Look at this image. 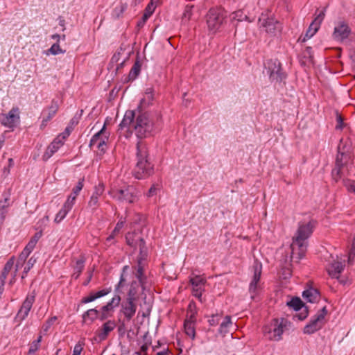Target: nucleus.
Masks as SVG:
<instances>
[{
  "label": "nucleus",
  "mask_w": 355,
  "mask_h": 355,
  "mask_svg": "<svg viewBox=\"0 0 355 355\" xmlns=\"http://www.w3.org/2000/svg\"><path fill=\"white\" fill-rule=\"evenodd\" d=\"M119 126L121 130H134L138 138L143 139L153 135L158 130L159 124L146 112L127 110Z\"/></svg>",
  "instance_id": "1"
},
{
  "label": "nucleus",
  "mask_w": 355,
  "mask_h": 355,
  "mask_svg": "<svg viewBox=\"0 0 355 355\" xmlns=\"http://www.w3.org/2000/svg\"><path fill=\"white\" fill-rule=\"evenodd\" d=\"M137 307L135 300H131V298H126V300L121 304L120 313L124 315L127 321H130L135 315Z\"/></svg>",
  "instance_id": "17"
},
{
  "label": "nucleus",
  "mask_w": 355,
  "mask_h": 355,
  "mask_svg": "<svg viewBox=\"0 0 355 355\" xmlns=\"http://www.w3.org/2000/svg\"><path fill=\"white\" fill-rule=\"evenodd\" d=\"M111 315H112L110 313L101 311V313H99L98 318L101 321H104Z\"/></svg>",
  "instance_id": "64"
},
{
  "label": "nucleus",
  "mask_w": 355,
  "mask_h": 355,
  "mask_svg": "<svg viewBox=\"0 0 355 355\" xmlns=\"http://www.w3.org/2000/svg\"><path fill=\"white\" fill-rule=\"evenodd\" d=\"M3 199L0 200V225L3 223L8 212V208L11 205L10 190L3 193Z\"/></svg>",
  "instance_id": "22"
},
{
  "label": "nucleus",
  "mask_w": 355,
  "mask_h": 355,
  "mask_svg": "<svg viewBox=\"0 0 355 355\" xmlns=\"http://www.w3.org/2000/svg\"><path fill=\"white\" fill-rule=\"evenodd\" d=\"M42 336L39 335L37 338L30 344L28 355H33L40 348Z\"/></svg>",
  "instance_id": "37"
},
{
  "label": "nucleus",
  "mask_w": 355,
  "mask_h": 355,
  "mask_svg": "<svg viewBox=\"0 0 355 355\" xmlns=\"http://www.w3.org/2000/svg\"><path fill=\"white\" fill-rule=\"evenodd\" d=\"M141 67L140 62L136 60L128 74V80H133L139 76L141 71Z\"/></svg>",
  "instance_id": "34"
},
{
  "label": "nucleus",
  "mask_w": 355,
  "mask_h": 355,
  "mask_svg": "<svg viewBox=\"0 0 355 355\" xmlns=\"http://www.w3.org/2000/svg\"><path fill=\"white\" fill-rule=\"evenodd\" d=\"M14 265V257L10 258L5 264L3 270L0 275V281L5 282L9 272L11 270Z\"/></svg>",
  "instance_id": "33"
},
{
  "label": "nucleus",
  "mask_w": 355,
  "mask_h": 355,
  "mask_svg": "<svg viewBox=\"0 0 355 355\" xmlns=\"http://www.w3.org/2000/svg\"><path fill=\"white\" fill-rule=\"evenodd\" d=\"M18 108H12L6 114H2L1 123L8 128H12L19 120Z\"/></svg>",
  "instance_id": "19"
},
{
  "label": "nucleus",
  "mask_w": 355,
  "mask_h": 355,
  "mask_svg": "<svg viewBox=\"0 0 355 355\" xmlns=\"http://www.w3.org/2000/svg\"><path fill=\"white\" fill-rule=\"evenodd\" d=\"M345 267V263L340 261H334L327 266V272L332 278L338 279L340 274Z\"/></svg>",
  "instance_id": "23"
},
{
  "label": "nucleus",
  "mask_w": 355,
  "mask_h": 355,
  "mask_svg": "<svg viewBox=\"0 0 355 355\" xmlns=\"http://www.w3.org/2000/svg\"><path fill=\"white\" fill-rule=\"evenodd\" d=\"M57 320V317L53 316L49 318L42 326V329L44 333H46L53 324Z\"/></svg>",
  "instance_id": "53"
},
{
  "label": "nucleus",
  "mask_w": 355,
  "mask_h": 355,
  "mask_svg": "<svg viewBox=\"0 0 355 355\" xmlns=\"http://www.w3.org/2000/svg\"><path fill=\"white\" fill-rule=\"evenodd\" d=\"M83 188V180H79L76 187H74L72 189V192L69 196H73L75 198H77L79 193Z\"/></svg>",
  "instance_id": "52"
},
{
  "label": "nucleus",
  "mask_w": 355,
  "mask_h": 355,
  "mask_svg": "<svg viewBox=\"0 0 355 355\" xmlns=\"http://www.w3.org/2000/svg\"><path fill=\"white\" fill-rule=\"evenodd\" d=\"M128 268V266H125L123 268L122 272H121V276H120L119 282H118V284L115 286V292L117 293L118 294L122 293L123 292V288L126 285V282H127V279H126V276H127L126 270H127Z\"/></svg>",
  "instance_id": "28"
},
{
  "label": "nucleus",
  "mask_w": 355,
  "mask_h": 355,
  "mask_svg": "<svg viewBox=\"0 0 355 355\" xmlns=\"http://www.w3.org/2000/svg\"><path fill=\"white\" fill-rule=\"evenodd\" d=\"M327 313L326 306L321 309L310 320L303 330L305 334H312L320 330L324 325V317Z\"/></svg>",
  "instance_id": "9"
},
{
  "label": "nucleus",
  "mask_w": 355,
  "mask_h": 355,
  "mask_svg": "<svg viewBox=\"0 0 355 355\" xmlns=\"http://www.w3.org/2000/svg\"><path fill=\"white\" fill-rule=\"evenodd\" d=\"M83 345H84V343L83 341H79L74 346L72 355H80V354L83 349Z\"/></svg>",
  "instance_id": "58"
},
{
  "label": "nucleus",
  "mask_w": 355,
  "mask_h": 355,
  "mask_svg": "<svg viewBox=\"0 0 355 355\" xmlns=\"http://www.w3.org/2000/svg\"><path fill=\"white\" fill-rule=\"evenodd\" d=\"M155 5L148 4L146 6V8L145 9V12H144V14L143 15V17H142L144 21L146 19H148L152 15V14L155 11Z\"/></svg>",
  "instance_id": "51"
},
{
  "label": "nucleus",
  "mask_w": 355,
  "mask_h": 355,
  "mask_svg": "<svg viewBox=\"0 0 355 355\" xmlns=\"http://www.w3.org/2000/svg\"><path fill=\"white\" fill-rule=\"evenodd\" d=\"M154 93L155 91L153 87H150L146 89L144 96L141 99L139 105L138 107L139 109V110L144 109L152 104V102L154 100Z\"/></svg>",
  "instance_id": "25"
},
{
  "label": "nucleus",
  "mask_w": 355,
  "mask_h": 355,
  "mask_svg": "<svg viewBox=\"0 0 355 355\" xmlns=\"http://www.w3.org/2000/svg\"><path fill=\"white\" fill-rule=\"evenodd\" d=\"M350 33L349 26L344 21H339L334 28L333 37L336 40L342 42L349 37Z\"/></svg>",
  "instance_id": "18"
},
{
  "label": "nucleus",
  "mask_w": 355,
  "mask_h": 355,
  "mask_svg": "<svg viewBox=\"0 0 355 355\" xmlns=\"http://www.w3.org/2000/svg\"><path fill=\"white\" fill-rule=\"evenodd\" d=\"M189 282L192 286L193 295L201 301L202 294L207 283L206 279L200 275H195L190 277Z\"/></svg>",
  "instance_id": "14"
},
{
  "label": "nucleus",
  "mask_w": 355,
  "mask_h": 355,
  "mask_svg": "<svg viewBox=\"0 0 355 355\" xmlns=\"http://www.w3.org/2000/svg\"><path fill=\"white\" fill-rule=\"evenodd\" d=\"M138 279V284L141 286L142 289L144 291L150 284L146 275L141 274V275L135 277Z\"/></svg>",
  "instance_id": "46"
},
{
  "label": "nucleus",
  "mask_w": 355,
  "mask_h": 355,
  "mask_svg": "<svg viewBox=\"0 0 355 355\" xmlns=\"http://www.w3.org/2000/svg\"><path fill=\"white\" fill-rule=\"evenodd\" d=\"M111 197L121 202L135 203L139 199L138 190L132 187L128 186L123 189L112 190L109 192Z\"/></svg>",
  "instance_id": "6"
},
{
  "label": "nucleus",
  "mask_w": 355,
  "mask_h": 355,
  "mask_svg": "<svg viewBox=\"0 0 355 355\" xmlns=\"http://www.w3.org/2000/svg\"><path fill=\"white\" fill-rule=\"evenodd\" d=\"M125 223V220H120L116 225L114 229L112 232L115 234H117L120 230L122 229Z\"/></svg>",
  "instance_id": "61"
},
{
  "label": "nucleus",
  "mask_w": 355,
  "mask_h": 355,
  "mask_svg": "<svg viewBox=\"0 0 355 355\" xmlns=\"http://www.w3.org/2000/svg\"><path fill=\"white\" fill-rule=\"evenodd\" d=\"M71 131V128L67 127L65 128L64 131L63 132H62L60 135H58V137H60V139L64 142V141L69 136Z\"/></svg>",
  "instance_id": "59"
},
{
  "label": "nucleus",
  "mask_w": 355,
  "mask_h": 355,
  "mask_svg": "<svg viewBox=\"0 0 355 355\" xmlns=\"http://www.w3.org/2000/svg\"><path fill=\"white\" fill-rule=\"evenodd\" d=\"M99 315V311L96 309H91L85 311L83 315V318L84 321H86L87 318L91 320V322H94Z\"/></svg>",
  "instance_id": "38"
},
{
  "label": "nucleus",
  "mask_w": 355,
  "mask_h": 355,
  "mask_svg": "<svg viewBox=\"0 0 355 355\" xmlns=\"http://www.w3.org/2000/svg\"><path fill=\"white\" fill-rule=\"evenodd\" d=\"M49 52L53 55H58L60 53H64V51H62L58 43L53 44L51 48L49 49Z\"/></svg>",
  "instance_id": "56"
},
{
  "label": "nucleus",
  "mask_w": 355,
  "mask_h": 355,
  "mask_svg": "<svg viewBox=\"0 0 355 355\" xmlns=\"http://www.w3.org/2000/svg\"><path fill=\"white\" fill-rule=\"evenodd\" d=\"M35 300V292H33L30 294H28L26 299L22 303V305L19 310L16 318L22 321L26 318L28 316L29 311H31L33 304Z\"/></svg>",
  "instance_id": "16"
},
{
  "label": "nucleus",
  "mask_w": 355,
  "mask_h": 355,
  "mask_svg": "<svg viewBox=\"0 0 355 355\" xmlns=\"http://www.w3.org/2000/svg\"><path fill=\"white\" fill-rule=\"evenodd\" d=\"M105 190V187L103 183H99L94 187V191L92 195V197H95L99 199L102 196Z\"/></svg>",
  "instance_id": "48"
},
{
  "label": "nucleus",
  "mask_w": 355,
  "mask_h": 355,
  "mask_svg": "<svg viewBox=\"0 0 355 355\" xmlns=\"http://www.w3.org/2000/svg\"><path fill=\"white\" fill-rule=\"evenodd\" d=\"M287 320L284 318L273 319L263 328L264 336L272 341H279L286 327Z\"/></svg>",
  "instance_id": "4"
},
{
  "label": "nucleus",
  "mask_w": 355,
  "mask_h": 355,
  "mask_svg": "<svg viewBox=\"0 0 355 355\" xmlns=\"http://www.w3.org/2000/svg\"><path fill=\"white\" fill-rule=\"evenodd\" d=\"M314 228V221L300 223L293 242L291 245L292 260L301 259L305 254L306 250V240L311 235Z\"/></svg>",
  "instance_id": "2"
},
{
  "label": "nucleus",
  "mask_w": 355,
  "mask_h": 355,
  "mask_svg": "<svg viewBox=\"0 0 355 355\" xmlns=\"http://www.w3.org/2000/svg\"><path fill=\"white\" fill-rule=\"evenodd\" d=\"M128 5L126 3H120L116 6L112 11V17L115 19L119 18L123 12L127 9Z\"/></svg>",
  "instance_id": "41"
},
{
  "label": "nucleus",
  "mask_w": 355,
  "mask_h": 355,
  "mask_svg": "<svg viewBox=\"0 0 355 355\" xmlns=\"http://www.w3.org/2000/svg\"><path fill=\"white\" fill-rule=\"evenodd\" d=\"M324 17V13L323 11H320V13L316 16L312 23L310 24L306 33L305 34V37L303 39V41L305 40L306 38H311L313 37L316 32L318 31L322 21H323Z\"/></svg>",
  "instance_id": "20"
},
{
  "label": "nucleus",
  "mask_w": 355,
  "mask_h": 355,
  "mask_svg": "<svg viewBox=\"0 0 355 355\" xmlns=\"http://www.w3.org/2000/svg\"><path fill=\"white\" fill-rule=\"evenodd\" d=\"M116 326V324L114 320H110L106 321L96 331L94 340L98 343L105 340L110 333L115 329Z\"/></svg>",
  "instance_id": "15"
},
{
  "label": "nucleus",
  "mask_w": 355,
  "mask_h": 355,
  "mask_svg": "<svg viewBox=\"0 0 355 355\" xmlns=\"http://www.w3.org/2000/svg\"><path fill=\"white\" fill-rule=\"evenodd\" d=\"M184 328L186 334L191 339H194L196 336V324L184 322Z\"/></svg>",
  "instance_id": "39"
},
{
  "label": "nucleus",
  "mask_w": 355,
  "mask_h": 355,
  "mask_svg": "<svg viewBox=\"0 0 355 355\" xmlns=\"http://www.w3.org/2000/svg\"><path fill=\"white\" fill-rule=\"evenodd\" d=\"M29 255L30 253L24 249L23 251L20 253L18 260L17 261L15 272L24 263L25 261L26 260Z\"/></svg>",
  "instance_id": "44"
},
{
  "label": "nucleus",
  "mask_w": 355,
  "mask_h": 355,
  "mask_svg": "<svg viewBox=\"0 0 355 355\" xmlns=\"http://www.w3.org/2000/svg\"><path fill=\"white\" fill-rule=\"evenodd\" d=\"M253 276L249 285V293L251 298L254 299L260 288V279L262 270V266L259 263H254L252 267Z\"/></svg>",
  "instance_id": "12"
},
{
  "label": "nucleus",
  "mask_w": 355,
  "mask_h": 355,
  "mask_svg": "<svg viewBox=\"0 0 355 355\" xmlns=\"http://www.w3.org/2000/svg\"><path fill=\"white\" fill-rule=\"evenodd\" d=\"M343 184L349 192L355 194V181L352 180H344Z\"/></svg>",
  "instance_id": "50"
},
{
  "label": "nucleus",
  "mask_w": 355,
  "mask_h": 355,
  "mask_svg": "<svg viewBox=\"0 0 355 355\" xmlns=\"http://www.w3.org/2000/svg\"><path fill=\"white\" fill-rule=\"evenodd\" d=\"M62 145L63 141L60 137H57L46 150L42 157L43 159H49Z\"/></svg>",
  "instance_id": "24"
},
{
  "label": "nucleus",
  "mask_w": 355,
  "mask_h": 355,
  "mask_svg": "<svg viewBox=\"0 0 355 355\" xmlns=\"http://www.w3.org/2000/svg\"><path fill=\"white\" fill-rule=\"evenodd\" d=\"M112 291V288H107L103 290L98 291L95 293H91L88 296L85 297L82 299L81 302L83 304H87L92 302L100 297H104L109 294Z\"/></svg>",
  "instance_id": "26"
},
{
  "label": "nucleus",
  "mask_w": 355,
  "mask_h": 355,
  "mask_svg": "<svg viewBox=\"0 0 355 355\" xmlns=\"http://www.w3.org/2000/svg\"><path fill=\"white\" fill-rule=\"evenodd\" d=\"M76 200V198H75L73 196H69L64 204L63 205V207L70 211L75 204Z\"/></svg>",
  "instance_id": "54"
},
{
  "label": "nucleus",
  "mask_w": 355,
  "mask_h": 355,
  "mask_svg": "<svg viewBox=\"0 0 355 355\" xmlns=\"http://www.w3.org/2000/svg\"><path fill=\"white\" fill-rule=\"evenodd\" d=\"M125 240L127 244L131 248H133L134 249H137L138 248L139 249L140 255L144 254V257H146L147 250L146 248V243L138 233H127L125 235Z\"/></svg>",
  "instance_id": "11"
},
{
  "label": "nucleus",
  "mask_w": 355,
  "mask_h": 355,
  "mask_svg": "<svg viewBox=\"0 0 355 355\" xmlns=\"http://www.w3.org/2000/svg\"><path fill=\"white\" fill-rule=\"evenodd\" d=\"M220 316L218 315H212L211 318L209 319L208 322L211 326H216L219 322Z\"/></svg>",
  "instance_id": "60"
},
{
  "label": "nucleus",
  "mask_w": 355,
  "mask_h": 355,
  "mask_svg": "<svg viewBox=\"0 0 355 355\" xmlns=\"http://www.w3.org/2000/svg\"><path fill=\"white\" fill-rule=\"evenodd\" d=\"M343 141H340L338 146V155L336 159V166L332 170V175L337 180L341 177L342 168L347 163L351 156L347 151L344 150V147L342 146Z\"/></svg>",
  "instance_id": "10"
},
{
  "label": "nucleus",
  "mask_w": 355,
  "mask_h": 355,
  "mask_svg": "<svg viewBox=\"0 0 355 355\" xmlns=\"http://www.w3.org/2000/svg\"><path fill=\"white\" fill-rule=\"evenodd\" d=\"M266 67L271 82L281 83L286 79V75L282 71L281 63L278 60H268Z\"/></svg>",
  "instance_id": "8"
},
{
  "label": "nucleus",
  "mask_w": 355,
  "mask_h": 355,
  "mask_svg": "<svg viewBox=\"0 0 355 355\" xmlns=\"http://www.w3.org/2000/svg\"><path fill=\"white\" fill-rule=\"evenodd\" d=\"M232 325V322L231 320V318L229 315H227L224 320L220 324L218 331L220 334L225 335L229 332V329Z\"/></svg>",
  "instance_id": "35"
},
{
  "label": "nucleus",
  "mask_w": 355,
  "mask_h": 355,
  "mask_svg": "<svg viewBox=\"0 0 355 355\" xmlns=\"http://www.w3.org/2000/svg\"><path fill=\"white\" fill-rule=\"evenodd\" d=\"M259 28L270 36H276L282 31L281 24L272 15L268 13H262L258 21Z\"/></svg>",
  "instance_id": "5"
},
{
  "label": "nucleus",
  "mask_w": 355,
  "mask_h": 355,
  "mask_svg": "<svg viewBox=\"0 0 355 355\" xmlns=\"http://www.w3.org/2000/svg\"><path fill=\"white\" fill-rule=\"evenodd\" d=\"M146 257L140 255V257L137 260V266L135 267V276H139L144 274V265L143 261L145 260Z\"/></svg>",
  "instance_id": "45"
},
{
  "label": "nucleus",
  "mask_w": 355,
  "mask_h": 355,
  "mask_svg": "<svg viewBox=\"0 0 355 355\" xmlns=\"http://www.w3.org/2000/svg\"><path fill=\"white\" fill-rule=\"evenodd\" d=\"M42 234V232H36L30 239L28 244L25 246L24 250L29 252L30 254L33 252L34 250L37 243L38 242L39 239L41 238Z\"/></svg>",
  "instance_id": "30"
},
{
  "label": "nucleus",
  "mask_w": 355,
  "mask_h": 355,
  "mask_svg": "<svg viewBox=\"0 0 355 355\" xmlns=\"http://www.w3.org/2000/svg\"><path fill=\"white\" fill-rule=\"evenodd\" d=\"M286 304L295 311L300 310L304 306L302 301L299 297L292 298L290 301L287 302Z\"/></svg>",
  "instance_id": "40"
},
{
  "label": "nucleus",
  "mask_w": 355,
  "mask_h": 355,
  "mask_svg": "<svg viewBox=\"0 0 355 355\" xmlns=\"http://www.w3.org/2000/svg\"><path fill=\"white\" fill-rule=\"evenodd\" d=\"M158 190V186L153 184L150 189L148 190V193H146L147 197L150 198L153 196H155L157 193V191Z\"/></svg>",
  "instance_id": "62"
},
{
  "label": "nucleus",
  "mask_w": 355,
  "mask_h": 355,
  "mask_svg": "<svg viewBox=\"0 0 355 355\" xmlns=\"http://www.w3.org/2000/svg\"><path fill=\"white\" fill-rule=\"evenodd\" d=\"M354 259H355V239L353 241L352 247L349 254V261H352Z\"/></svg>",
  "instance_id": "63"
},
{
  "label": "nucleus",
  "mask_w": 355,
  "mask_h": 355,
  "mask_svg": "<svg viewBox=\"0 0 355 355\" xmlns=\"http://www.w3.org/2000/svg\"><path fill=\"white\" fill-rule=\"evenodd\" d=\"M225 17V12L220 8H211L207 15V24L210 31L216 32Z\"/></svg>",
  "instance_id": "7"
},
{
  "label": "nucleus",
  "mask_w": 355,
  "mask_h": 355,
  "mask_svg": "<svg viewBox=\"0 0 355 355\" xmlns=\"http://www.w3.org/2000/svg\"><path fill=\"white\" fill-rule=\"evenodd\" d=\"M36 262V258H35L34 257H31L26 266L24 267V271H23V275H22V278H24V276L28 272V271L33 268V266H34V264Z\"/></svg>",
  "instance_id": "49"
},
{
  "label": "nucleus",
  "mask_w": 355,
  "mask_h": 355,
  "mask_svg": "<svg viewBox=\"0 0 355 355\" xmlns=\"http://www.w3.org/2000/svg\"><path fill=\"white\" fill-rule=\"evenodd\" d=\"M99 206L98 198L95 197H90V199L88 202V207L93 211L96 210Z\"/></svg>",
  "instance_id": "55"
},
{
  "label": "nucleus",
  "mask_w": 355,
  "mask_h": 355,
  "mask_svg": "<svg viewBox=\"0 0 355 355\" xmlns=\"http://www.w3.org/2000/svg\"><path fill=\"white\" fill-rule=\"evenodd\" d=\"M109 139V134L105 130V125L101 130L96 132L91 139L89 146H96L98 150L105 152L107 142Z\"/></svg>",
  "instance_id": "13"
},
{
  "label": "nucleus",
  "mask_w": 355,
  "mask_h": 355,
  "mask_svg": "<svg viewBox=\"0 0 355 355\" xmlns=\"http://www.w3.org/2000/svg\"><path fill=\"white\" fill-rule=\"evenodd\" d=\"M140 286H141L138 284L137 282L132 281L128 292L127 298H131V300L137 301L138 298V291Z\"/></svg>",
  "instance_id": "32"
},
{
  "label": "nucleus",
  "mask_w": 355,
  "mask_h": 355,
  "mask_svg": "<svg viewBox=\"0 0 355 355\" xmlns=\"http://www.w3.org/2000/svg\"><path fill=\"white\" fill-rule=\"evenodd\" d=\"M303 298L309 302L314 303L320 298L318 291L313 288H309L302 293Z\"/></svg>",
  "instance_id": "27"
},
{
  "label": "nucleus",
  "mask_w": 355,
  "mask_h": 355,
  "mask_svg": "<svg viewBox=\"0 0 355 355\" xmlns=\"http://www.w3.org/2000/svg\"><path fill=\"white\" fill-rule=\"evenodd\" d=\"M193 8V6L192 5H187L185 6L182 17V21L183 23H187L191 19Z\"/></svg>",
  "instance_id": "42"
},
{
  "label": "nucleus",
  "mask_w": 355,
  "mask_h": 355,
  "mask_svg": "<svg viewBox=\"0 0 355 355\" xmlns=\"http://www.w3.org/2000/svg\"><path fill=\"white\" fill-rule=\"evenodd\" d=\"M137 164L133 174L135 178L141 180L146 178L154 173V165L149 159L148 147L144 141H139L137 144Z\"/></svg>",
  "instance_id": "3"
},
{
  "label": "nucleus",
  "mask_w": 355,
  "mask_h": 355,
  "mask_svg": "<svg viewBox=\"0 0 355 355\" xmlns=\"http://www.w3.org/2000/svg\"><path fill=\"white\" fill-rule=\"evenodd\" d=\"M196 307L194 303L190 302L188 307L187 318L184 322L196 324Z\"/></svg>",
  "instance_id": "29"
},
{
  "label": "nucleus",
  "mask_w": 355,
  "mask_h": 355,
  "mask_svg": "<svg viewBox=\"0 0 355 355\" xmlns=\"http://www.w3.org/2000/svg\"><path fill=\"white\" fill-rule=\"evenodd\" d=\"M85 261L83 257H81L80 259L76 261V265L74 266V272L73 274V277L75 279L78 278L83 270L84 269Z\"/></svg>",
  "instance_id": "36"
},
{
  "label": "nucleus",
  "mask_w": 355,
  "mask_h": 355,
  "mask_svg": "<svg viewBox=\"0 0 355 355\" xmlns=\"http://www.w3.org/2000/svg\"><path fill=\"white\" fill-rule=\"evenodd\" d=\"M121 300V299L119 295H116L107 304L112 306L113 309H114L115 307L119 305Z\"/></svg>",
  "instance_id": "57"
},
{
  "label": "nucleus",
  "mask_w": 355,
  "mask_h": 355,
  "mask_svg": "<svg viewBox=\"0 0 355 355\" xmlns=\"http://www.w3.org/2000/svg\"><path fill=\"white\" fill-rule=\"evenodd\" d=\"M232 20H236L238 21H242L243 20H248V17L241 10H239L231 15Z\"/></svg>",
  "instance_id": "43"
},
{
  "label": "nucleus",
  "mask_w": 355,
  "mask_h": 355,
  "mask_svg": "<svg viewBox=\"0 0 355 355\" xmlns=\"http://www.w3.org/2000/svg\"><path fill=\"white\" fill-rule=\"evenodd\" d=\"M58 108L59 105L58 101L55 100H52L51 105L46 109H44L42 112L43 116L42 125H46V123L55 115Z\"/></svg>",
  "instance_id": "21"
},
{
  "label": "nucleus",
  "mask_w": 355,
  "mask_h": 355,
  "mask_svg": "<svg viewBox=\"0 0 355 355\" xmlns=\"http://www.w3.org/2000/svg\"><path fill=\"white\" fill-rule=\"evenodd\" d=\"M42 234V232H36L30 239L28 244L25 246L24 250L29 252L30 254L33 252L34 250L37 243L38 242L39 239L41 238Z\"/></svg>",
  "instance_id": "31"
},
{
  "label": "nucleus",
  "mask_w": 355,
  "mask_h": 355,
  "mask_svg": "<svg viewBox=\"0 0 355 355\" xmlns=\"http://www.w3.org/2000/svg\"><path fill=\"white\" fill-rule=\"evenodd\" d=\"M69 212V210L62 207V209L55 215L54 221L56 223H60L66 217Z\"/></svg>",
  "instance_id": "47"
}]
</instances>
